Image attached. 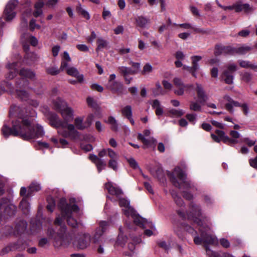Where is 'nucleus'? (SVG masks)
I'll return each instance as SVG.
<instances>
[{
	"instance_id": "42",
	"label": "nucleus",
	"mask_w": 257,
	"mask_h": 257,
	"mask_svg": "<svg viewBox=\"0 0 257 257\" xmlns=\"http://www.w3.org/2000/svg\"><path fill=\"white\" fill-rule=\"evenodd\" d=\"M20 207L24 212L28 211L30 205L28 202L26 197H24L21 201L20 204Z\"/></svg>"
},
{
	"instance_id": "4",
	"label": "nucleus",
	"mask_w": 257,
	"mask_h": 257,
	"mask_svg": "<svg viewBox=\"0 0 257 257\" xmlns=\"http://www.w3.org/2000/svg\"><path fill=\"white\" fill-rule=\"evenodd\" d=\"M119 199V204L121 207H123L122 211L125 215L127 217H132L135 224L146 228L147 227L151 228L152 229H155L154 225L152 222L149 221L147 219L142 218L137 214L132 207L130 206V202L125 198H118Z\"/></svg>"
},
{
	"instance_id": "15",
	"label": "nucleus",
	"mask_w": 257,
	"mask_h": 257,
	"mask_svg": "<svg viewBox=\"0 0 257 257\" xmlns=\"http://www.w3.org/2000/svg\"><path fill=\"white\" fill-rule=\"evenodd\" d=\"M235 11L236 13L243 12L248 14L252 12L254 8L248 4H243L241 2H237L235 3Z\"/></svg>"
},
{
	"instance_id": "39",
	"label": "nucleus",
	"mask_w": 257,
	"mask_h": 257,
	"mask_svg": "<svg viewBox=\"0 0 257 257\" xmlns=\"http://www.w3.org/2000/svg\"><path fill=\"white\" fill-rule=\"evenodd\" d=\"M242 104L239 103L238 102L233 100L232 103L225 104V107L227 110H228L231 114L234 113L233 107H240Z\"/></svg>"
},
{
	"instance_id": "25",
	"label": "nucleus",
	"mask_w": 257,
	"mask_h": 257,
	"mask_svg": "<svg viewBox=\"0 0 257 257\" xmlns=\"http://www.w3.org/2000/svg\"><path fill=\"white\" fill-rule=\"evenodd\" d=\"M178 26L180 27H181L185 29H191L193 30L195 33H196L206 34L208 32V31L205 30L203 29L193 27L191 24L189 23L181 24H179Z\"/></svg>"
},
{
	"instance_id": "49",
	"label": "nucleus",
	"mask_w": 257,
	"mask_h": 257,
	"mask_svg": "<svg viewBox=\"0 0 257 257\" xmlns=\"http://www.w3.org/2000/svg\"><path fill=\"white\" fill-rule=\"evenodd\" d=\"M48 205L47 208L48 210L52 212L55 206V201L54 199L51 197H48L47 198Z\"/></svg>"
},
{
	"instance_id": "38",
	"label": "nucleus",
	"mask_w": 257,
	"mask_h": 257,
	"mask_svg": "<svg viewBox=\"0 0 257 257\" xmlns=\"http://www.w3.org/2000/svg\"><path fill=\"white\" fill-rule=\"evenodd\" d=\"M239 64L240 67L242 68H250L255 71H257V65H253L248 61L240 60L239 61Z\"/></svg>"
},
{
	"instance_id": "18",
	"label": "nucleus",
	"mask_w": 257,
	"mask_h": 257,
	"mask_svg": "<svg viewBox=\"0 0 257 257\" xmlns=\"http://www.w3.org/2000/svg\"><path fill=\"white\" fill-rule=\"evenodd\" d=\"M233 51V47L231 46H224L216 45L215 47L214 55L218 56L220 55H231Z\"/></svg>"
},
{
	"instance_id": "64",
	"label": "nucleus",
	"mask_w": 257,
	"mask_h": 257,
	"mask_svg": "<svg viewBox=\"0 0 257 257\" xmlns=\"http://www.w3.org/2000/svg\"><path fill=\"white\" fill-rule=\"evenodd\" d=\"M220 244L225 248H228L230 246V243L229 241L224 238H221L220 239Z\"/></svg>"
},
{
	"instance_id": "27",
	"label": "nucleus",
	"mask_w": 257,
	"mask_h": 257,
	"mask_svg": "<svg viewBox=\"0 0 257 257\" xmlns=\"http://www.w3.org/2000/svg\"><path fill=\"white\" fill-rule=\"evenodd\" d=\"M17 65V63L16 62L13 63L12 64H9L7 65V67L10 70V72L7 76V77L9 79H12L16 76L17 73L18 72V70L16 68Z\"/></svg>"
},
{
	"instance_id": "16",
	"label": "nucleus",
	"mask_w": 257,
	"mask_h": 257,
	"mask_svg": "<svg viewBox=\"0 0 257 257\" xmlns=\"http://www.w3.org/2000/svg\"><path fill=\"white\" fill-rule=\"evenodd\" d=\"M105 188L110 194L115 195L117 198H119L123 194L121 189L113 185L111 182L105 183Z\"/></svg>"
},
{
	"instance_id": "12",
	"label": "nucleus",
	"mask_w": 257,
	"mask_h": 257,
	"mask_svg": "<svg viewBox=\"0 0 257 257\" xmlns=\"http://www.w3.org/2000/svg\"><path fill=\"white\" fill-rule=\"evenodd\" d=\"M21 42L25 51L27 52L29 50V43H30L33 46H36L38 41L35 37L29 34L25 33L21 37Z\"/></svg>"
},
{
	"instance_id": "24",
	"label": "nucleus",
	"mask_w": 257,
	"mask_h": 257,
	"mask_svg": "<svg viewBox=\"0 0 257 257\" xmlns=\"http://www.w3.org/2000/svg\"><path fill=\"white\" fill-rule=\"evenodd\" d=\"M251 50V48L247 45H243L237 48H233V51L231 53V55L235 54L244 55L249 52Z\"/></svg>"
},
{
	"instance_id": "43",
	"label": "nucleus",
	"mask_w": 257,
	"mask_h": 257,
	"mask_svg": "<svg viewBox=\"0 0 257 257\" xmlns=\"http://www.w3.org/2000/svg\"><path fill=\"white\" fill-rule=\"evenodd\" d=\"M119 233L118 235L117 242L119 245H122L124 244V243L126 241L127 237L126 236L123 235L121 227H120L119 228Z\"/></svg>"
},
{
	"instance_id": "62",
	"label": "nucleus",
	"mask_w": 257,
	"mask_h": 257,
	"mask_svg": "<svg viewBox=\"0 0 257 257\" xmlns=\"http://www.w3.org/2000/svg\"><path fill=\"white\" fill-rule=\"evenodd\" d=\"M127 161L130 164V165L133 168L135 169H137L138 168H139V166L136 160L133 158H129L127 159Z\"/></svg>"
},
{
	"instance_id": "22",
	"label": "nucleus",
	"mask_w": 257,
	"mask_h": 257,
	"mask_svg": "<svg viewBox=\"0 0 257 257\" xmlns=\"http://www.w3.org/2000/svg\"><path fill=\"white\" fill-rule=\"evenodd\" d=\"M67 73L71 76L76 77L77 81L82 82L83 81V75L80 74L78 70L74 67H70L66 69Z\"/></svg>"
},
{
	"instance_id": "63",
	"label": "nucleus",
	"mask_w": 257,
	"mask_h": 257,
	"mask_svg": "<svg viewBox=\"0 0 257 257\" xmlns=\"http://www.w3.org/2000/svg\"><path fill=\"white\" fill-rule=\"evenodd\" d=\"M162 84L164 88L168 90H171L172 89V84L167 80H164L162 81Z\"/></svg>"
},
{
	"instance_id": "21",
	"label": "nucleus",
	"mask_w": 257,
	"mask_h": 257,
	"mask_svg": "<svg viewBox=\"0 0 257 257\" xmlns=\"http://www.w3.org/2000/svg\"><path fill=\"white\" fill-rule=\"evenodd\" d=\"M196 91L200 103L206 102L208 98L202 85L199 83H196Z\"/></svg>"
},
{
	"instance_id": "45",
	"label": "nucleus",
	"mask_w": 257,
	"mask_h": 257,
	"mask_svg": "<svg viewBox=\"0 0 257 257\" xmlns=\"http://www.w3.org/2000/svg\"><path fill=\"white\" fill-rule=\"evenodd\" d=\"M86 102L88 106L93 109H97L98 107L96 101L92 97H88L86 98Z\"/></svg>"
},
{
	"instance_id": "11",
	"label": "nucleus",
	"mask_w": 257,
	"mask_h": 257,
	"mask_svg": "<svg viewBox=\"0 0 257 257\" xmlns=\"http://www.w3.org/2000/svg\"><path fill=\"white\" fill-rule=\"evenodd\" d=\"M59 108H61L60 112L64 119L63 121L68 123V122L73 120L74 116L73 110L71 107L68 106L66 102H62L61 107L59 106Z\"/></svg>"
},
{
	"instance_id": "58",
	"label": "nucleus",
	"mask_w": 257,
	"mask_h": 257,
	"mask_svg": "<svg viewBox=\"0 0 257 257\" xmlns=\"http://www.w3.org/2000/svg\"><path fill=\"white\" fill-rule=\"evenodd\" d=\"M107 155L110 158V160L118 159V155L111 149H107Z\"/></svg>"
},
{
	"instance_id": "51",
	"label": "nucleus",
	"mask_w": 257,
	"mask_h": 257,
	"mask_svg": "<svg viewBox=\"0 0 257 257\" xmlns=\"http://www.w3.org/2000/svg\"><path fill=\"white\" fill-rule=\"evenodd\" d=\"M77 10L78 13L80 15H81L84 18H85L87 20H89L90 19V16L88 13L84 9H83L80 5L78 7H77Z\"/></svg>"
},
{
	"instance_id": "57",
	"label": "nucleus",
	"mask_w": 257,
	"mask_h": 257,
	"mask_svg": "<svg viewBox=\"0 0 257 257\" xmlns=\"http://www.w3.org/2000/svg\"><path fill=\"white\" fill-rule=\"evenodd\" d=\"M60 71H62L61 70H60V68L59 69H58L57 67H53L48 68L47 69V72L49 74H50L53 75L58 74V73H60Z\"/></svg>"
},
{
	"instance_id": "13",
	"label": "nucleus",
	"mask_w": 257,
	"mask_h": 257,
	"mask_svg": "<svg viewBox=\"0 0 257 257\" xmlns=\"http://www.w3.org/2000/svg\"><path fill=\"white\" fill-rule=\"evenodd\" d=\"M236 70V66L234 64H229L227 67V69L224 70L221 75V78L225 82L228 84H231L233 83V72Z\"/></svg>"
},
{
	"instance_id": "19",
	"label": "nucleus",
	"mask_w": 257,
	"mask_h": 257,
	"mask_svg": "<svg viewBox=\"0 0 257 257\" xmlns=\"http://www.w3.org/2000/svg\"><path fill=\"white\" fill-rule=\"evenodd\" d=\"M106 87L113 93H117L118 94H121L122 92L123 85L121 83L117 81L108 82Z\"/></svg>"
},
{
	"instance_id": "28",
	"label": "nucleus",
	"mask_w": 257,
	"mask_h": 257,
	"mask_svg": "<svg viewBox=\"0 0 257 257\" xmlns=\"http://www.w3.org/2000/svg\"><path fill=\"white\" fill-rule=\"evenodd\" d=\"M192 60V66L193 68V76L194 77H196V72L199 69V65L198 64V62L201 60L202 57L200 56H193L191 58Z\"/></svg>"
},
{
	"instance_id": "32",
	"label": "nucleus",
	"mask_w": 257,
	"mask_h": 257,
	"mask_svg": "<svg viewBox=\"0 0 257 257\" xmlns=\"http://www.w3.org/2000/svg\"><path fill=\"white\" fill-rule=\"evenodd\" d=\"M74 124L76 127L80 130H83L88 128L86 124L83 121V118L81 117H76L74 120Z\"/></svg>"
},
{
	"instance_id": "52",
	"label": "nucleus",
	"mask_w": 257,
	"mask_h": 257,
	"mask_svg": "<svg viewBox=\"0 0 257 257\" xmlns=\"http://www.w3.org/2000/svg\"><path fill=\"white\" fill-rule=\"evenodd\" d=\"M128 64L132 65L133 69V71H135L134 74L138 73V72L140 69L141 64L138 62H134L132 61H130Z\"/></svg>"
},
{
	"instance_id": "29",
	"label": "nucleus",
	"mask_w": 257,
	"mask_h": 257,
	"mask_svg": "<svg viewBox=\"0 0 257 257\" xmlns=\"http://www.w3.org/2000/svg\"><path fill=\"white\" fill-rule=\"evenodd\" d=\"M44 5V4L42 2H38L35 4L34 6L35 10L33 13V15L35 17L37 18L42 15V8Z\"/></svg>"
},
{
	"instance_id": "5",
	"label": "nucleus",
	"mask_w": 257,
	"mask_h": 257,
	"mask_svg": "<svg viewBox=\"0 0 257 257\" xmlns=\"http://www.w3.org/2000/svg\"><path fill=\"white\" fill-rule=\"evenodd\" d=\"M59 207L61 210L62 216H58L55 221V224L61 225L64 218H67L68 224L73 227H75L77 225V221L71 217L73 212H77L79 210L77 205L73 204L72 205L66 203V200L64 198H62L59 203Z\"/></svg>"
},
{
	"instance_id": "1",
	"label": "nucleus",
	"mask_w": 257,
	"mask_h": 257,
	"mask_svg": "<svg viewBox=\"0 0 257 257\" xmlns=\"http://www.w3.org/2000/svg\"><path fill=\"white\" fill-rule=\"evenodd\" d=\"M188 217L199 226L200 237L197 235V233L193 228L185 224H179L176 223L174 224V229L176 233L180 236L181 235L182 229H184L194 236L193 240L196 244L200 245L202 243L204 244L206 254L209 257H221L208 246V244L217 245L218 240L215 236L209 233L210 227L204 223L202 219V216L200 206L194 202H191L189 206Z\"/></svg>"
},
{
	"instance_id": "48",
	"label": "nucleus",
	"mask_w": 257,
	"mask_h": 257,
	"mask_svg": "<svg viewBox=\"0 0 257 257\" xmlns=\"http://www.w3.org/2000/svg\"><path fill=\"white\" fill-rule=\"evenodd\" d=\"M153 92L155 96L163 95L164 92L159 82L156 83V88L153 90Z\"/></svg>"
},
{
	"instance_id": "8",
	"label": "nucleus",
	"mask_w": 257,
	"mask_h": 257,
	"mask_svg": "<svg viewBox=\"0 0 257 257\" xmlns=\"http://www.w3.org/2000/svg\"><path fill=\"white\" fill-rule=\"evenodd\" d=\"M65 226H62L61 230L57 234V236L54 237V245L55 247H67L70 243V236L66 233Z\"/></svg>"
},
{
	"instance_id": "31",
	"label": "nucleus",
	"mask_w": 257,
	"mask_h": 257,
	"mask_svg": "<svg viewBox=\"0 0 257 257\" xmlns=\"http://www.w3.org/2000/svg\"><path fill=\"white\" fill-rule=\"evenodd\" d=\"M184 114V111L182 109H176L171 108L168 110L167 115L171 117H180Z\"/></svg>"
},
{
	"instance_id": "6",
	"label": "nucleus",
	"mask_w": 257,
	"mask_h": 257,
	"mask_svg": "<svg viewBox=\"0 0 257 257\" xmlns=\"http://www.w3.org/2000/svg\"><path fill=\"white\" fill-rule=\"evenodd\" d=\"M168 175L174 186L180 189H188L191 187L190 182L186 180V175L179 167L176 168L172 172H169Z\"/></svg>"
},
{
	"instance_id": "35",
	"label": "nucleus",
	"mask_w": 257,
	"mask_h": 257,
	"mask_svg": "<svg viewBox=\"0 0 257 257\" xmlns=\"http://www.w3.org/2000/svg\"><path fill=\"white\" fill-rule=\"evenodd\" d=\"M149 22V19L142 16L138 17L136 18L137 25L141 28H145Z\"/></svg>"
},
{
	"instance_id": "30",
	"label": "nucleus",
	"mask_w": 257,
	"mask_h": 257,
	"mask_svg": "<svg viewBox=\"0 0 257 257\" xmlns=\"http://www.w3.org/2000/svg\"><path fill=\"white\" fill-rule=\"evenodd\" d=\"M20 75L24 78L30 79H33L35 77L34 72L27 69H22L20 71Z\"/></svg>"
},
{
	"instance_id": "36",
	"label": "nucleus",
	"mask_w": 257,
	"mask_h": 257,
	"mask_svg": "<svg viewBox=\"0 0 257 257\" xmlns=\"http://www.w3.org/2000/svg\"><path fill=\"white\" fill-rule=\"evenodd\" d=\"M106 122L110 125V128L112 131L114 132L118 131V124L114 117L109 116Z\"/></svg>"
},
{
	"instance_id": "34",
	"label": "nucleus",
	"mask_w": 257,
	"mask_h": 257,
	"mask_svg": "<svg viewBox=\"0 0 257 257\" xmlns=\"http://www.w3.org/2000/svg\"><path fill=\"white\" fill-rule=\"evenodd\" d=\"M118 70L123 77L128 75H134L135 72V71H133L131 68L125 66L119 67Z\"/></svg>"
},
{
	"instance_id": "40",
	"label": "nucleus",
	"mask_w": 257,
	"mask_h": 257,
	"mask_svg": "<svg viewBox=\"0 0 257 257\" xmlns=\"http://www.w3.org/2000/svg\"><path fill=\"white\" fill-rule=\"evenodd\" d=\"M121 113L123 116L126 117V118L132 116V108L130 105H126L121 109Z\"/></svg>"
},
{
	"instance_id": "20",
	"label": "nucleus",
	"mask_w": 257,
	"mask_h": 257,
	"mask_svg": "<svg viewBox=\"0 0 257 257\" xmlns=\"http://www.w3.org/2000/svg\"><path fill=\"white\" fill-rule=\"evenodd\" d=\"M108 223L106 221H102L100 222L99 227L96 229L95 233L93 237V241L96 243L98 241V238L105 232L108 226Z\"/></svg>"
},
{
	"instance_id": "2",
	"label": "nucleus",
	"mask_w": 257,
	"mask_h": 257,
	"mask_svg": "<svg viewBox=\"0 0 257 257\" xmlns=\"http://www.w3.org/2000/svg\"><path fill=\"white\" fill-rule=\"evenodd\" d=\"M29 114L25 108L19 106H13L10 110V116L18 117L13 121L12 128L7 125H4L2 129L3 136L7 138L10 135L20 136L25 140L39 138L44 135L43 127L35 124L33 119L28 118Z\"/></svg>"
},
{
	"instance_id": "3",
	"label": "nucleus",
	"mask_w": 257,
	"mask_h": 257,
	"mask_svg": "<svg viewBox=\"0 0 257 257\" xmlns=\"http://www.w3.org/2000/svg\"><path fill=\"white\" fill-rule=\"evenodd\" d=\"M48 119L52 126L57 128H61L58 130V133L60 135L65 138L69 137L72 140L79 138V133L75 129L73 124L63 121L55 113L50 114Z\"/></svg>"
},
{
	"instance_id": "56",
	"label": "nucleus",
	"mask_w": 257,
	"mask_h": 257,
	"mask_svg": "<svg viewBox=\"0 0 257 257\" xmlns=\"http://www.w3.org/2000/svg\"><path fill=\"white\" fill-rule=\"evenodd\" d=\"M97 167L98 171L100 172L101 170L104 169L105 167L106 164L101 159H100L95 164Z\"/></svg>"
},
{
	"instance_id": "46",
	"label": "nucleus",
	"mask_w": 257,
	"mask_h": 257,
	"mask_svg": "<svg viewBox=\"0 0 257 257\" xmlns=\"http://www.w3.org/2000/svg\"><path fill=\"white\" fill-rule=\"evenodd\" d=\"M18 96L22 100H26L29 97V94L23 89H17Z\"/></svg>"
},
{
	"instance_id": "44",
	"label": "nucleus",
	"mask_w": 257,
	"mask_h": 257,
	"mask_svg": "<svg viewBox=\"0 0 257 257\" xmlns=\"http://www.w3.org/2000/svg\"><path fill=\"white\" fill-rule=\"evenodd\" d=\"M138 140H141L144 143V144L147 147L150 146L152 143H153L155 141V140H154L153 138L149 140L146 139L141 134H138Z\"/></svg>"
},
{
	"instance_id": "37",
	"label": "nucleus",
	"mask_w": 257,
	"mask_h": 257,
	"mask_svg": "<svg viewBox=\"0 0 257 257\" xmlns=\"http://www.w3.org/2000/svg\"><path fill=\"white\" fill-rule=\"evenodd\" d=\"M41 186L37 183H32L29 186L27 196H31L33 192H37L41 190Z\"/></svg>"
},
{
	"instance_id": "23",
	"label": "nucleus",
	"mask_w": 257,
	"mask_h": 257,
	"mask_svg": "<svg viewBox=\"0 0 257 257\" xmlns=\"http://www.w3.org/2000/svg\"><path fill=\"white\" fill-rule=\"evenodd\" d=\"M71 61V59L67 51L64 52L61 62L60 70L63 71L65 69H67V68H69L68 64Z\"/></svg>"
},
{
	"instance_id": "55",
	"label": "nucleus",
	"mask_w": 257,
	"mask_h": 257,
	"mask_svg": "<svg viewBox=\"0 0 257 257\" xmlns=\"http://www.w3.org/2000/svg\"><path fill=\"white\" fill-rule=\"evenodd\" d=\"M153 70L152 66L149 64L147 63L143 67V70L142 71V74L143 75H145L147 74H149L151 73Z\"/></svg>"
},
{
	"instance_id": "53",
	"label": "nucleus",
	"mask_w": 257,
	"mask_h": 257,
	"mask_svg": "<svg viewBox=\"0 0 257 257\" xmlns=\"http://www.w3.org/2000/svg\"><path fill=\"white\" fill-rule=\"evenodd\" d=\"M172 195L174 199L176 204L179 206H182L184 204L183 200L177 195L172 193Z\"/></svg>"
},
{
	"instance_id": "61",
	"label": "nucleus",
	"mask_w": 257,
	"mask_h": 257,
	"mask_svg": "<svg viewBox=\"0 0 257 257\" xmlns=\"http://www.w3.org/2000/svg\"><path fill=\"white\" fill-rule=\"evenodd\" d=\"M94 117V116L93 114H90L87 116V117L85 121V122L87 127H89L91 125L92 121L93 120Z\"/></svg>"
},
{
	"instance_id": "7",
	"label": "nucleus",
	"mask_w": 257,
	"mask_h": 257,
	"mask_svg": "<svg viewBox=\"0 0 257 257\" xmlns=\"http://www.w3.org/2000/svg\"><path fill=\"white\" fill-rule=\"evenodd\" d=\"M215 134L217 136L213 134H211V138L215 142L219 143L221 141H222L224 143L229 145L236 144L237 141L235 139L239 138L240 137L239 133L234 131H231L230 133V135L233 139H230L228 136H225L224 132L222 131L216 130L215 131Z\"/></svg>"
},
{
	"instance_id": "41",
	"label": "nucleus",
	"mask_w": 257,
	"mask_h": 257,
	"mask_svg": "<svg viewBox=\"0 0 257 257\" xmlns=\"http://www.w3.org/2000/svg\"><path fill=\"white\" fill-rule=\"evenodd\" d=\"M201 103L192 101L190 102L189 108L191 110L200 112L201 111Z\"/></svg>"
},
{
	"instance_id": "26",
	"label": "nucleus",
	"mask_w": 257,
	"mask_h": 257,
	"mask_svg": "<svg viewBox=\"0 0 257 257\" xmlns=\"http://www.w3.org/2000/svg\"><path fill=\"white\" fill-rule=\"evenodd\" d=\"M153 108L155 109V113L157 116H161L163 114L164 110L160 102L158 99L153 101L152 103Z\"/></svg>"
},
{
	"instance_id": "33",
	"label": "nucleus",
	"mask_w": 257,
	"mask_h": 257,
	"mask_svg": "<svg viewBox=\"0 0 257 257\" xmlns=\"http://www.w3.org/2000/svg\"><path fill=\"white\" fill-rule=\"evenodd\" d=\"M97 47L96 48V51H102L103 49L107 48L108 42L102 39V38H99L97 40Z\"/></svg>"
},
{
	"instance_id": "60",
	"label": "nucleus",
	"mask_w": 257,
	"mask_h": 257,
	"mask_svg": "<svg viewBox=\"0 0 257 257\" xmlns=\"http://www.w3.org/2000/svg\"><path fill=\"white\" fill-rule=\"evenodd\" d=\"M252 77L251 75L247 72H245L242 73L241 75V79L242 80L245 81L246 82H249L251 80Z\"/></svg>"
},
{
	"instance_id": "54",
	"label": "nucleus",
	"mask_w": 257,
	"mask_h": 257,
	"mask_svg": "<svg viewBox=\"0 0 257 257\" xmlns=\"http://www.w3.org/2000/svg\"><path fill=\"white\" fill-rule=\"evenodd\" d=\"M196 114L195 113H188L186 115V117L190 122L193 124H195L196 120Z\"/></svg>"
},
{
	"instance_id": "9",
	"label": "nucleus",
	"mask_w": 257,
	"mask_h": 257,
	"mask_svg": "<svg viewBox=\"0 0 257 257\" xmlns=\"http://www.w3.org/2000/svg\"><path fill=\"white\" fill-rule=\"evenodd\" d=\"M16 206L10 200L3 198L0 202V220L3 214L13 215L16 211Z\"/></svg>"
},
{
	"instance_id": "14",
	"label": "nucleus",
	"mask_w": 257,
	"mask_h": 257,
	"mask_svg": "<svg viewBox=\"0 0 257 257\" xmlns=\"http://www.w3.org/2000/svg\"><path fill=\"white\" fill-rule=\"evenodd\" d=\"M174 85L176 87L174 93L179 96H182L184 94L185 86L182 79L179 77H175L173 80Z\"/></svg>"
},
{
	"instance_id": "47",
	"label": "nucleus",
	"mask_w": 257,
	"mask_h": 257,
	"mask_svg": "<svg viewBox=\"0 0 257 257\" xmlns=\"http://www.w3.org/2000/svg\"><path fill=\"white\" fill-rule=\"evenodd\" d=\"M31 16V10H27L23 14L22 16V22L21 24L25 27L27 26V18Z\"/></svg>"
},
{
	"instance_id": "59",
	"label": "nucleus",
	"mask_w": 257,
	"mask_h": 257,
	"mask_svg": "<svg viewBox=\"0 0 257 257\" xmlns=\"http://www.w3.org/2000/svg\"><path fill=\"white\" fill-rule=\"evenodd\" d=\"M117 160L118 159L110 160L108 162V167L113 170L116 171L117 169Z\"/></svg>"
},
{
	"instance_id": "17",
	"label": "nucleus",
	"mask_w": 257,
	"mask_h": 257,
	"mask_svg": "<svg viewBox=\"0 0 257 257\" xmlns=\"http://www.w3.org/2000/svg\"><path fill=\"white\" fill-rule=\"evenodd\" d=\"M90 240V236L89 234H84L77 240L76 246L79 249H85L89 245Z\"/></svg>"
},
{
	"instance_id": "10",
	"label": "nucleus",
	"mask_w": 257,
	"mask_h": 257,
	"mask_svg": "<svg viewBox=\"0 0 257 257\" xmlns=\"http://www.w3.org/2000/svg\"><path fill=\"white\" fill-rule=\"evenodd\" d=\"M18 4L17 0H11L8 3L4 11L6 21H11L15 17L16 13L14 10Z\"/></svg>"
},
{
	"instance_id": "50",
	"label": "nucleus",
	"mask_w": 257,
	"mask_h": 257,
	"mask_svg": "<svg viewBox=\"0 0 257 257\" xmlns=\"http://www.w3.org/2000/svg\"><path fill=\"white\" fill-rule=\"evenodd\" d=\"M62 102H66L61 98H60V97H58L55 100H54L53 101V105L55 109L57 110L60 111L61 108H59V106L61 107Z\"/></svg>"
}]
</instances>
